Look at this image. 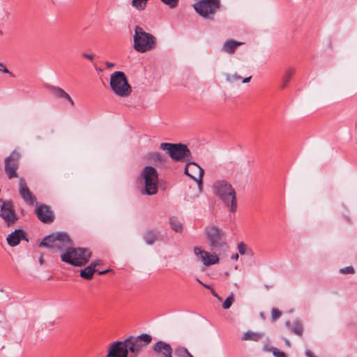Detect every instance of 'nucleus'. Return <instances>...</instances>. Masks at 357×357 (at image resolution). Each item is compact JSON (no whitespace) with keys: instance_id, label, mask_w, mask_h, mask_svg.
<instances>
[{"instance_id":"obj_1","label":"nucleus","mask_w":357,"mask_h":357,"mask_svg":"<svg viewBox=\"0 0 357 357\" xmlns=\"http://www.w3.org/2000/svg\"><path fill=\"white\" fill-rule=\"evenodd\" d=\"M40 247L47 248L51 252L60 255L61 260L67 263V232H54L45 236Z\"/></svg>"},{"instance_id":"obj_2","label":"nucleus","mask_w":357,"mask_h":357,"mask_svg":"<svg viewBox=\"0 0 357 357\" xmlns=\"http://www.w3.org/2000/svg\"><path fill=\"white\" fill-rule=\"evenodd\" d=\"M213 190L214 194L229 208L230 212L234 213L236 211V193L235 189L228 181L225 180L215 181L213 183Z\"/></svg>"},{"instance_id":"obj_3","label":"nucleus","mask_w":357,"mask_h":357,"mask_svg":"<svg viewBox=\"0 0 357 357\" xmlns=\"http://www.w3.org/2000/svg\"><path fill=\"white\" fill-rule=\"evenodd\" d=\"M157 45L156 38L151 33L146 32L139 26L135 27L133 35V48L138 52L144 53L153 50Z\"/></svg>"},{"instance_id":"obj_4","label":"nucleus","mask_w":357,"mask_h":357,"mask_svg":"<svg viewBox=\"0 0 357 357\" xmlns=\"http://www.w3.org/2000/svg\"><path fill=\"white\" fill-rule=\"evenodd\" d=\"M110 87L119 97H128L132 93V87L123 72L115 71L110 76Z\"/></svg>"},{"instance_id":"obj_5","label":"nucleus","mask_w":357,"mask_h":357,"mask_svg":"<svg viewBox=\"0 0 357 357\" xmlns=\"http://www.w3.org/2000/svg\"><path fill=\"white\" fill-rule=\"evenodd\" d=\"M160 149L166 151L174 162H184L191 158V152L185 144L163 142L160 144Z\"/></svg>"},{"instance_id":"obj_6","label":"nucleus","mask_w":357,"mask_h":357,"mask_svg":"<svg viewBox=\"0 0 357 357\" xmlns=\"http://www.w3.org/2000/svg\"><path fill=\"white\" fill-rule=\"evenodd\" d=\"M152 337L149 334L130 336L124 340L129 357H137L144 347L151 342Z\"/></svg>"},{"instance_id":"obj_7","label":"nucleus","mask_w":357,"mask_h":357,"mask_svg":"<svg viewBox=\"0 0 357 357\" xmlns=\"http://www.w3.org/2000/svg\"><path fill=\"white\" fill-rule=\"evenodd\" d=\"M220 0H200L194 3L195 11L203 18L213 20L217 10L220 8Z\"/></svg>"},{"instance_id":"obj_8","label":"nucleus","mask_w":357,"mask_h":357,"mask_svg":"<svg viewBox=\"0 0 357 357\" xmlns=\"http://www.w3.org/2000/svg\"><path fill=\"white\" fill-rule=\"evenodd\" d=\"M141 176L145 183V188L143 192L148 195L156 194L158 192L157 182L158 179L157 170L152 166H146L143 169Z\"/></svg>"},{"instance_id":"obj_9","label":"nucleus","mask_w":357,"mask_h":357,"mask_svg":"<svg viewBox=\"0 0 357 357\" xmlns=\"http://www.w3.org/2000/svg\"><path fill=\"white\" fill-rule=\"evenodd\" d=\"M92 252L89 248H68V264L77 266H82L88 263Z\"/></svg>"},{"instance_id":"obj_10","label":"nucleus","mask_w":357,"mask_h":357,"mask_svg":"<svg viewBox=\"0 0 357 357\" xmlns=\"http://www.w3.org/2000/svg\"><path fill=\"white\" fill-rule=\"evenodd\" d=\"M205 234L212 249H220L226 245L224 232L218 227L212 225L206 227Z\"/></svg>"},{"instance_id":"obj_11","label":"nucleus","mask_w":357,"mask_h":357,"mask_svg":"<svg viewBox=\"0 0 357 357\" xmlns=\"http://www.w3.org/2000/svg\"><path fill=\"white\" fill-rule=\"evenodd\" d=\"M20 153L16 151H13L9 156L5 158L4 170L9 179L18 177L17 171L20 166Z\"/></svg>"},{"instance_id":"obj_12","label":"nucleus","mask_w":357,"mask_h":357,"mask_svg":"<svg viewBox=\"0 0 357 357\" xmlns=\"http://www.w3.org/2000/svg\"><path fill=\"white\" fill-rule=\"evenodd\" d=\"M0 217L8 227L14 225L18 220L19 217L16 214L11 202H3V204L1 206Z\"/></svg>"},{"instance_id":"obj_13","label":"nucleus","mask_w":357,"mask_h":357,"mask_svg":"<svg viewBox=\"0 0 357 357\" xmlns=\"http://www.w3.org/2000/svg\"><path fill=\"white\" fill-rule=\"evenodd\" d=\"M184 173L196 181L199 187L202 185L204 170L197 164L193 162H188L185 165Z\"/></svg>"},{"instance_id":"obj_14","label":"nucleus","mask_w":357,"mask_h":357,"mask_svg":"<svg viewBox=\"0 0 357 357\" xmlns=\"http://www.w3.org/2000/svg\"><path fill=\"white\" fill-rule=\"evenodd\" d=\"M38 219L45 224H50L54 220V215L50 206L45 204H38L35 210Z\"/></svg>"},{"instance_id":"obj_15","label":"nucleus","mask_w":357,"mask_h":357,"mask_svg":"<svg viewBox=\"0 0 357 357\" xmlns=\"http://www.w3.org/2000/svg\"><path fill=\"white\" fill-rule=\"evenodd\" d=\"M19 193L24 202L28 205H38L36 197L28 188L26 180L23 177L19 179Z\"/></svg>"},{"instance_id":"obj_16","label":"nucleus","mask_w":357,"mask_h":357,"mask_svg":"<svg viewBox=\"0 0 357 357\" xmlns=\"http://www.w3.org/2000/svg\"><path fill=\"white\" fill-rule=\"evenodd\" d=\"M106 357H129L124 340L111 343L108 346V353Z\"/></svg>"},{"instance_id":"obj_17","label":"nucleus","mask_w":357,"mask_h":357,"mask_svg":"<svg viewBox=\"0 0 357 357\" xmlns=\"http://www.w3.org/2000/svg\"><path fill=\"white\" fill-rule=\"evenodd\" d=\"M195 255L199 257L205 266H210L219 262L218 257L215 254H210L208 252L202 250L200 248L195 247Z\"/></svg>"},{"instance_id":"obj_18","label":"nucleus","mask_w":357,"mask_h":357,"mask_svg":"<svg viewBox=\"0 0 357 357\" xmlns=\"http://www.w3.org/2000/svg\"><path fill=\"white\" fill-rule=\"evenodd\" d=\"M153 350L157 355L162 357H172L173 349L169 343L160 340L153 345Z\"/></svg>"},{"instance_id":"obj_19","label":"nucleus","mask_w":357,"mask_h":357,"mask_svg":"<svg viewBox=\"0 0 357 357\" xmlns=\"http://www.w3.org/2000/svg\"><path fill=\"white\" fill-rule=\"evenodd\" d=\"M8 244L11 247L17 245L21 240H25L28 241V238L26 236V233L23 229H17L14 231L11 232L6 238Z\"/></svg>"},{"instance_id":"obj_20","label":"nucleus","mask_w":357,"mask_h":357,"mask_svg":"<svg viewBox=\"0 0 357 357\" xmlns=\"http://www.w3.org/2000/svg\"><path fill=\"white\" fill-rule=\"evenodd\" d=\"M243 43L237 42L233 39L227 40L222 46V50L228 54L234 53L236 47L239 45H241Z\"/></svg>"},{"instance_id":"obj_21","label":"nucleus","mask_w":357,"mask_h":357,"mask_svg":"<svg viewBox=\"0 0 357 357\" xmlns=\"http://www.w3.org/2000/svg\"><path fill=\"white\" fill-rule=\"evenodd\" d=\"M146 157L155 165H162L165 163L167 160L166 157L158 152L149 153Z\"/></svg>"},{"instance_id":"obj_22","label":"nucleus","mask_w":357,"mask_h":357,"mask_svg":"<svg viewBox=\"0 0 357 357\" xmlns=\"http://www.w3.org/2000/svg\"><path fill=\"white\" fill-rule=\"evenodd\" d=\"M46 88L48 90V91L50 92V93L54 98H67V93L62 89H61L58 86H52V85H48L46 86Z\"/></svg>"},{"instance_id":"obj_23","label":"nucleus","mask_w":357,"mask_h":357,"mask_svg":"<svg viewBox=\"0 0 357 357\" xmlns=\"http://www.w3.org/2000/svg\"><path fill=\"white\" fill-rule=\"evenodd\" d=\"M92 266L89 265L80 271L79 275L83 279L91 280L93 279L94 273L98 271V269H94Z\"/></svg>"},{"instance_id":"obj_24","label":"nucleus","mask_w":357,"mask_h":357,"mask_svg":"<svg viewBox=\"0 0 357 357\" xmlns=\"http://www.w3.org/2000/svg\"><path fill=\"white\" fill-rule=\"evenodd\" d=\"M262 333H256L252 331L246 332L243 336L242 337L243 340H252L255 342H257L262 338Z\"/></svg>"},{"instance_id":"obj_25","label":"nucleus","mask_w":357,"mask_h":357,"mask_svg":"<svg viewBox=\"0 0 357 357\" xmlns=\"http://www.w3.org/2000/svg\"><path fill=\"white\" fill-rule=\"evenodd\" d=\"M294 73H295V68H294L289 67L286 70L284 75L282 78V85H281V87L282 89H284L287 86V85L289 82V81L291 79Z\"/></svg>"},{"instance_id":"obj_26","label":"nucleus","mask_w":357,"mask_h":357,"mask_svg":"<svg viewBox=\"0 0 357 357\" xmlns=\"http://www.w3.org/2000/svg\"><path fill=\"white\" fill-rule=\"evenodd\" d=\"M157 238V234L155 231H147L144 235V239L149 245L153 244Z\"/></svg>"},{"instance_id":"obj_27","label":"nucleus","mask_w":357,"mask_h":357,"mask_svg":"<svg viewBox=\"0 0 357 357\" xmlns=\"http://www.w3.org/2000/svg\"><path fill=\"white\" fill-rule=\"evenodd\" d=\"M169 223L171 228L176 232H181L183 230L182 224L174 218H170Z\"/></svg>"},{"instance_id":"obj_28","label":"nucleus","mask_w":357,"mask_h":357,"mask_svg":"<svg viewBox=\"0 0 357 357\" xmlns=\"http://www.w3.org/2000/svg\"><path fill=\"white\" fill-rule=\"evenodd\" d=\"M148 1L149 0H132V5L138 10H143L145 9Z\"/></svg>"},{"instance_id":"obj_29","label":"nucleus","mask_w":357,"mask_h":357,"mask_svg":"<svg viewBox=\"0 0 357 357\" xmlns=\"http://www.w3.org/2000/svg\"><path fill=\"white\" fill-rule=\"evenodd\" d=\"M237 248H238V251L239 254L241 255H245V253L250 255H252V254H253L252 250L250 248H248L246 244L244 243L243 242L239 243L238 244Z\"/></svg>"},{"instance_id":"obj_30","label":"nucleus","mask_w":357,"mask_h":357,"mask_svg":"<svg viewBox=\"0 0 357 357\" xmlns=\"http://www.w3.org/2000/svg\"><path fill=\"white\" fill-rule=\"evenodd\" d=\"M291 331L294 334L301 336L303 332V325L298 321H296L294 322V324L291 328Z\"/></svg>"},{"instance_id":"obj_31","label":"nucleus","mask_w":357,"mask_h":357,"mask_svg":"<svg viewBox=\"0 0 357 357\" xmlns=\"http://www.w3.org/2000/svg\"><path fill=\"white\" fill-rule=\"evenodd\" d=\"M174 354L176 357L190 356V352L188 351V349L182 347H177L174 351Z\"/></svg>"},{"instance_id":"obj_32","label":"nucleus","mask_w":357,"mask_h":357,"mask_svg":"<svg viewBox=\"0 0 357 357\" xmlns=\"http://www.w3.org/2000/svg\"><path fill=\"white\" fill-rule=\"evenodd\" d=\"M225 78H226L227 82H228L231 84H234V83L241 79V77L240 75H238L237 73H234V74L227 73V74H225Z\"/></svg>"},{"instance_id":"obj_33","label":"nucleus","mask_w":357,"mask_h":357,"mask_svg":"<svg viewBox=\"0 0 357 357\" xmlns=\"http://www.w3.org/2000/svg\"><path fill=\"white\" fill-rule=\"evenodd\" d=\"M234 295L233 293H231L225 301V302L222 304V307L224 309H229L231 305H232L234 302Z\"/></svg>"},{"instance_id":"obj_34","label":"nucleus","mask_w":357,"mask_h":357,"mask_svg":"<svg viewBox=\"0 0 357 357\" xmlns=\"http://www.w3.org/2000/svg\"><path fill=\"white\" fill-rule=\"evenodd\" d=\"M268 351H271L275 357H286V354L275 347H270Z\"/></svg>"},{"instance_id":"obj_35","label":"nucleus","mask_w":357,"mask_h":357,"mask_svg":"<svg viewBox=\"0 0 357 357\" xmlns=\"http://www.w3.org/2000/svg\"><path fill=\"white\" fill-rule=\"evenodd\" d=\"M282 315L281 312L275 307L271 309V320L272 321H275L278 319H279Z\"/></svg>"},{"instance_id":"obj_36","label":"nucleus","mask_w":357,"mask_h":357,"mask_svg":"<svg viewBox=\"0 0 357 357\" xmlns=\"http://www.w3.org/2000/svg\"><path fill=\"white\" fill-rule=\"evenodd\" d=\"M161 1L169 8H174L178 6L179 0H161Z\"/></svg>"},{"instance_id":"obj_37","label":"nucleus","mask_w":357,"mask_h":357,"mask_svg":"<svg viewBox=\"0 0 357 357\" xmlns=\"http://www.w3.org/2000/svg\"><path fill=\"white\" fill-rule=\"evenodd\" d=\"M340 273L342 274H354L355 270L353 266H347L340 270Z\"/></svg>"},{"instance_id":"obj_38","label":"nucleus","mask_w":357,"mask_h":357,"mask_svg":"<svg viewBox=\"0 0 357 357\" xmlns=\"http://www.w3.org/2000/svg\"><path fill=\"white\" fill-rule=\"evenodd\" d=\"M102 263V261L100 260V259H98V260H96L94 261L93 262H92L90 265L91 266H93L92 267L94 268V269H96V266L101 264Z\"/></svg>"},{"instance_id":"obj_39","label":"nucleus","mask_w":357,"mask_h":357,"mask_svg":"<svg viewBox=\"0 0 357 357\" xmlns=\"http://www.w3.org/2000/svg\"><path fill=\"white\" fill-rule=\"evenodd\" d=\"M82 56H83V57H84V58H86V59H89V60H91V61H93V58H94L93 54H86V53L83 54H82Z\"/></svg>"},{"instance_id":"obj_40","label":"nucleus","mask_w":357,"mask_h":357,"mask_svg":"<svg viewBox=\"0 0 357 357\" xmlns=\"http://www.w3.org/2000/svg\"><path fill=\"white\" fill-rule=\"evenodd\" d=\"M1 72L3 73H8L9 74L10 76L13 77L14 75L12 72H10L5 66L4 67L2 68L1 70Z\"/></svg>"},{"instance_id":"obj_41","label":"nucleus","mask_w":357,"mask_h":357,"mask_svg":"<svg viewBox=\"0 0 357 357\" xmlns=\"http://www.w3.org/2000/svg\"><path fill=\"white\" fill-rule=\"evenodd\" d=\"M305 355L307 357H317V356H314L313 353L310 350H309V349H307L305 351Z\"/></svg>"},{"instance_id":"obj_42","label":"nucleus","mask_w":357,"mask_h":357,"mask_svg":"<svg viewBox=\"0 0 357 357\" xmlns=\"http://www.w3.org/2000/svg\"><path fill=\"white\" fill-rule=\"evenodd\" d=\"M203 286L208 289H211L212 294L215 296H217V294H215L214 290L209 285L203 284Z\"/></svg>"},{"instance_id":"obj_43","label":"nucleus","mask_w":357,"mask_h":357,"mask_svg":"<svg viewBox=\"0 0 357 357\" xmlns=\"http://www.w3.org/2000/svg\"><path fill=\"white\" fill-rule=\"evenodd\" d=\"M251 77H252L250 76V77H245V78H243V79L241 78L242 82L243 83H248V82H249L250 81V79H251Z\"/></svg>"},{"instance_id":"obj_44","label":"nucleus","mask_w":357,"mask_h":357,"mask_svg":"<svg viewBox=\"0 0 357 357\" xmlns=\"http://www.w3.org/2000/svg\"><path fill=\"white\" fill-rule=\"evenodd\" d=\"M106 66L107 68H113L114 66V63H110V62H106Z\"/></svg>"},{"instance_id":"obj_45","label":"nucleus","mask_w":357,"mask_h":357,"mask_svg":"<svg viewBox=\"0 0 357 357\" xmlns=\"http://www.w3.org/2000/svg\"><path fill=\"white\" fill-rule=\"evenodd\" d=\"M109 271H110L109 269L102 271H98V274L99 275H105V274H106L107 273H108Z\"/></svg>"},{"instance_id":"obj_46","label":"nucleus","mask_w":357,"mask_h":357,"mask_svg":"<svg viewBox=\"0 0 357 357\" xmlns=\"http://www.w3.org/2000/svg\"><path fill=\"white\" fill-rule=\"evenodd\" d=\"M231 258L232 259H234V260H237L238 259V253H236L234 255H233Z\"/></svg>"},{"instance_id":"obj_47","label":"nucleus","mask_w":357,"mask_h":357,"mask_svg":"<svg viewBox=\"0 0 357 357\" xmlns=\"http://www.w3.org/2000/svg\"><path fill=\"white\" fill-rule=\"evenodd\" d=\"M68 102L70 103L72 105H74V101L72 100L70 96H68Z\"/></svg>"},{"instance_id":"obj_48","label":"nucleus","mask_w":357,"mask_h":357,"mask_svg":"<svg viewBox=\"0 0 357 357\" xmlns=\"http://www.w3.org/2000/svg\"><path fill=\"white\" fill-rule=\"evenodd\" d=\"M43 261H44L43 257L41 255L40 257L39 258L40 264L42 265L43 264Z\"/></svg>"},{"instance_id":"obj_49","label":"nucleus","mask_w":357,"mask_h":357,"mask_svg":"<svg viewBox=\"0 0 357 357\" xmlns=\"http://www.w3.org/2000/svg\"><path fill=\"white\" fill-rule=\"evenodd\" d=\"M285 344L288 347L291 346V343H290V341L289 340H285Z\"/></svg>"},{"instance_id":"obj_50","label":"nucleus","mask_w":357,"mask_h":357,"mask_svg":"<svg viewBox=\"0 0 357 357\" xmlns=\"http://www.w3.org/2000/svg\"><path fill=\"white\" fill-rule=\"evenodd\" d=\"M3 67H4V65L2 63H0V71H1V70Z\"/></svg>"},{"instance_id":"obj_51","label":"nucleus","mask_w":357,"mask_h":357,"mask_svg":"<svg viewBox=\"0 0 357 357\" xmlns=\"http://www.w3.org/2000/svg\"><path fill=\"white\" fill-rule=\"evenodd\" d=\"M270 349V347H268V346H265L264 347V350L268 351V349Z\"/></svg>"},{"instance_id":"obj_52","label":"nucleus","mask_w":357,"mask_h":357,"mask_svg":"<svg viewBox=\"0 0 357 357\" xmlns=\"http://www.w3.org/2000/svg\"><path fill=\"white\" fill-rule=\"evenodd\" d=\"M197 281L201 284L202 285H203L204 284L202 283V282L201 280H199V279H197Z\"/></svg>"},{"instance_id":"obj_53","label":"nucleus","mask_w":357,"mask_h":357,"mask_svg":"<svg viewBox=\"0 0 357 357\" xmlns=\"http://www.w3.org/2000/svg\"><path fill=\"white\" fill-rule=\"evenodd\" d=\"M68 245H69L70 243H71V240H70L69 238H68Z\"/></svg>"},{"instance_id":"obj_54","label":"nucleus","mask_w":357,"mask_h":357,"mask_svg":"<svg viewBox=\"0 0 357 357\" xmlns=\"http://www.w3.org/2000/svg\"><path fill=\"white\" fill-rule=\"evenodd\" d=\"M285 324H286L287 326H288V325H289L290 322L289 321H287Z\"/></svg>"},{"instance_id":"obj_55","label":"nucleus","mask_w":357,"mask_h":357,"mask_svg":"<svg viewBox=\"0 0 357 357\" xmlns=\"http://www.w3.org/2000/svg\"><path fill=\"white\" fill-rule=\"evenodd\" d=\"M190 356H188V357H193V356L190 353Z\"/></svg>"},{"instance_id":"obj_56","label":"nucleus","mask_w":357,"mask_h":357,"mask_svg":"<svg viewBox=\"0 0 357 357\" xmlns=\"http://www.w3.org/2000/svg\"><path fill=\"white\" fill-rule=\"evenodd\" d=\"M2 202V200L0 199V202Z\"/></svg>"}]
</instances>
